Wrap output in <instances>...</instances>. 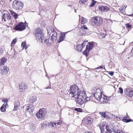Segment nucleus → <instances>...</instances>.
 <instances>
[{"mask_svg":"<svg viewBox=\"0 0 133 133\" xmlns=\"http://www.w3.org/2000/svg\"><path fill=\"white\" fill-rule=\"evenodd\" d=\"M48 126L53 129H55L57 127V125H56V123H55V121L53 122H50L49 123Z\"/></svg>","mask_w":133,"mask_h":133,"instance_id":"obj_20","label":"nucleus"},{"mask_svg":"<svg viewBox=\"0 0 133 133\" xmlns=\"http://www.w3.org/2000/svg\"><path fill=\"white\" fill-rule=\"evenodd\" d=\"M6 58L5 57H2L0 59V66L4 65L5 62Z\"/></svg>","mask_w":133,"mask_h":133,"instance_id":"obj_26","label":"nucleus"},{"mask_svg":"<svg viewBox=\"0 0 133 133\" xmlns=\"http://www.w3.org/2000/svg\"><path fill=\"white\" fill-rule=\"evenodd\" d=\"M114 72H110L109 74L111 76H113L114 75Z\"/></svg>","mask_w":133,"mask_h":133,"instance_id":"obj_47","label":"nucleus"},{"mask_svg":"<svg viewBox=\"0 0 133 133\" xmlns=\"http://www.w3.org/2000/svg\"><path fill=\"white\" fill-rule=\"evenodd\" d=\"M94 4H95V3H92V5H90V6H94Z\"/></svg>","mask_w":133,"mask_h":133,"instance_id":"obj_49","label":"nucleus"},{"mask_svg":"<svg viewBox=\"0 0 133 133\" xmlns=\"http://www.w3.org/2000/svg\"><path fill=\"white\" fill-rule=\"evenodd\" d=\"M74 110L78 112H82V109L80 108H76L74 109Z\"/></svg>","mask_w":133,"mask_h":133,"instance_id":"obj_38","label":"nucleus"},{"mask_svg":"<svg viewBox=\"0 0 133 133\" xmlns=\"http://www.w3.org/2000/svg\"><path fill=\"white\" fill-rule=\"evenodd\" d=\"M23 108L26 113H29L31 115L34 110V107L32 104H27L23 107Z\"/></svg>","mask_w":133,"mask_h":133,"instance_id":"obj_7","label":"nucleus"},{"mask_svg":"<svg viewBox=\"0 0 133 133\" xmlns=\"http://www.w3.org/2000/svg\"><path fill=\"white\" fill-rule=\"evenodd\" d=\"M54 41H55L51 39L50 37H48L44 40V44L47 45L49 46L53 43Z\"/></svg>","mask_w":133,"mask_h":133,"instance_id":"obj_13","label":"nucleus"},{"mask_svg":"<svg viewBox=\"0 0 133 133\" xmlns=\"http://www.w3.org/2000/svg\"><path fill=\"white\" fill-rule=\"evenodd\" d=\"M37 100V97L35 96H34L30 97L29 101L30 103H33L36 102Z\"/></svg>","mask_w":133,"mask_h":133,"instance_id":"obj_21","label":"nucleus"},{"mask_svg":"<svg viewBox=\"0 0 133 133\" xmlns=\"http://www.w3.org/2000/svg\"><path fill=\"white\" fill-rule=\"evenodd\" d=\"M56 123V124L57 125V127L59 125H61L62 123V122L61 120H59L58 121H55Z\"/></svg>","mask_w":133,"mask_h":133,"instance_id":"obj_34","label":"nucleus"},{"mask_svg":"<svg viewBox=\"0 0 133 133\" xmlns=\"http://www.w3.org/2000/svg\"><path fill=\"white\" fill-rule=\"evenodd\" d=\"M83 29L85 30H87L88 29V28L85 25H83L81 26V28L80 32L82 34H84L85 33V32L83 30Z\"/></svg>","mask_w":133,"mask_h":133,"instance_id":"obj_22","label":"nucleus"},{"mask_svg":"<svg viewBox=\"0 0 133 133\" xmlns=\"http://www.w3.org/2000/svg\"><path fill=\"white\" fill-rule=\"evenodd\" d=\"M94 47V44L91 42H89V46H88V50H91Z\"/></svg>","mask_w":133,"mask_h":133,"instance_id":"obj_30","label":"nucleus"},{"mask_svg":"<svg viewBox=\"0 0 133 133\" xmlns=\"http://www.w3.org/2000/svg\"><path fill=\"white\" fill-rule=\"evenodd\" d=\"M79 20L80 19V15H79Z\"/></svg>","mask_w":133,"mask_h":133,"instance_id":"obj_55","label":"nucleus"},{"mask_svg":"<svg viewBox=\"0 0 133 133\" xmlns=\"http://www.w3.org/2000/svg\"><path fill=\"white\" fill-rule=\"evenodd\" d=\"M6 107L4 104L1 108V110L2 112H4L6 110L5 108Z\"/></svg>","mask_w":133,"mask_h":133,"instance_id":"obj_31","label":"nucleus"},{"mask_svg":"<svg viewBox=\"0 0 133 133\" xmlns=\"http://www.w3.org/2000/svg\"><path fill=\"white\" fill-rule=\"evenodd\" d=\"M26 42L25 41L22 42L21 45L23 49H24L25 48V46H26Z\"/></svg>","mask_w":133,"mask_h":133,"instance_id":"obj_39","label":"nucleus"},{"mask_svg":"<svg viewBox=\"0 0 133 133\" xmlns=\"http://www.w3.org/2000/svg\"><path fill=\"white\" fill-rule=\"evenodd\" d=\"M124 6L125 7V9L126 8V6Z\"/></svg>","mask_w":133,"mask_h":133,"instance_id":"obj_57","label":"nucleus"},{"mask_svg":"<svg viewBox=\"0 0 133 133\" xmlns=\"http://www.w3.org/2000/svg\"><path fill=\"white\" fill-rule=\"evenodd\" d=\"M11 0H10V1H11Z\"/></svg>","mask_w":133,"mask_h":133,"instance_id":"obj_63","label":"nucleus"},{"mask_svg":"<svg viewBox=\"0 0 133 133\" xmlns=\"http://www.w3.org/2000/svg\"><path fill=\"white\" fill-rule=\"evenodd\" d=\"M116 133L115 131H114V132H112L111 131V132H110V133Z\"/></svg>","mask_w":133,"mask_h":133,"instance_id":"obj_51","label":"nucleus"},{"mask_svg":"<svg viewBox=\"0 0 133 133\" xmlns=\"http://www.w3.org/2000/svg\"><path fill=\"white\" fill-rule=\"evenodd\" d=\"M92 121V120L91 117H88L85 120V123L88 124L91 123Z\"/></svg>","mask_w":133,"mask_h":133,"instance_id":"obj_27","label":"nucleus"},{"mask_svg":"<svg viewBox=\"0 0 133 133\" xmlns=\"http://www.w3.org/2000/svg\"><path fill=\"white\" fill-rule=\"evenodd\" d=\"M26 25H28V23L26 22L25 24L22 22L20 23L15 26V29L16 30L22 31L25 29Z\"/></svg>","mask_w":133,"mask_h":133,"instance_id":"obj_9","label":"nucleus"},{"mask_svg":"<svg viewBox=\"0 0 133 133\" xmlns=\"http://www.w3.org/2000/svg\"><path fill=\"white\" fill-rule=\"evenodd\" d=\"M9 11L11 15L15 19L18 18V14L16 13L15 12L12 10H9Z\"/></svg>","mask_w":133,"mask_h":133,"instance_id":"obj_24","label":"nucleus"},{"mask_svg":"<svg viewBox=\"0 0 133 133\" xmlns=\"http://www.w3.org/2000/svg\"><path fill=\"white\" fill-rule=\"evenodd\" d=\"M11 17L9 12H7L3 14L2 16V20L4 22L9 21L11 19Z\"/></svg>","mask_w":133,"mask_h":133,"instance_id":"obj_14","label":"nucleus"},{"mask_svg":"<svg viewBox=\"0 0 133 133\" xmlns=\"http://www.w3.org/2000/svg\"><path fill=\"white\" fill-rule=\"evenodd\" d=\"M48 34H49L50 32V38L51 39L55 41L57 39V35L56 32L55 31L54 29L51 27L49 29H47Z\"/></svg>","mask_w":133,"mask_h":133,"instance_id":"obj_8","label":"nucleus"},{"mask_svg":"<svg viewBox=\"0 0 133 133\" xmlns=\"http://www.w3.org/2000/svg\"><path fill=\"white\" fill-rule=\"evenodd\" d=\"M68 6H70V7H72V5H68Z\"/></svg>","mask_w":133,"mask_h":133,"instance_id":"obj_53","label":"nucleus"},{"mask_svg":"<svg viewBox=\"0 0 133 133\" xmlns=\"http://www.w3.org/2000/svg\"><path fill=\"white\" fill-rule=\"evenodd\" d=\"M84 133H92L90 132L89 131H87V132H86Z\"/></svg>","mask_w":133,"mask_h":133,"instance_id":"obj_50","label":"nucleus"},{"mask_svg":"<svg viewBox=\"0 0 133 133\" xmlns=\"http://www.w3.org/2000/svg\"><path fill=\"white\" fill-rule=\"evenodd\" d=\"M88 0H80L79 1V3L82 4H84Z\"/></svg>","mask_w":133,"mask_h":133,"instance_id":"obj_37","label":"nucleus"},{"mask_svg":"<svg viewBox=\"0 0 133 133\" xmlns=\"http://www.w3.org/2000/svg\"><path fill=\"white\" fill-rule=\"evenodd\" d=\"M28 46H26H26H25V49H26L28 48Z\"/></svg>","mask_w":133,"mask_h":133,"instance_id":"obj_52","label":"nucleus"},{"mask_svg":"<svg viewBox=\"0 0 133 133\" xmlns=\"http://www.w3.org/2000/svg\"><path fill=\"white\" fill-rule=\"evenodd\" d=\"M92 94H93V95L98 94V93L101 92V90L98 87H94L93 88L92 90H91Z\"/></svg>","mask_w":133,"mask_h":133,"instance_id":"obj_18","label":"nucleus"},{"mask_svg":"<svg viewBox=\"0 0 133 133\" xmlns=\"http://www.w3.org/2000/svg\"><path fill=\"white\" fill-rule=\"evenodd\" d=\"M27 89V86L24 83H22L20 85L19 90L20 92H23Z\"/></svg>","mask_w":133,"mask_h":133,"instance_id":"obj_17","label":"nucleus"},{"mask_svg":"<svg viewBox=\"0 0 133 133\" xmlns=\"http://www.w3.org/2000/svg\"><path fill=\"white\" fill-rule=\"evenodd\" d=\"M124 133L122 131H120L119 130H118L116 131V133Z\"/></svg>","mask_w":133,"mask_h":133,"instance_id":"obj_45","label":"nucleus"},{"mask_svg":"<svg viewBox=\"0 0 133 133\" xmlns=\"http://www.w3.org/2000/svg\"><path fill=\"white\" fill-rule=\"evenodd\" d=\"M99 127L101 130L102 133H110L111 132V130L109 129V127L107 125L105 126L104 125H102V126L101 125H99Z\"/></svg>","mask_w":133,"mask_h":133,"instance_id":"obj_11","label":"nucleus"},{"mask_svg":"<svg viewBox=\"0 0 133 133\" xmlns=\"http://www.w3.org/2000/svg\"><path fill=\"white\" fill-rule=\"evenodd\" d=\"M30 127L31 129H33L34 128V125L33 123L31 124L30 125Z\"/></svg>","mask_w":133,"mask_h":133,"instance_id":"obj_44","label":"nucleus"},{"mask_svg":"<svg viewBox=\"0 0 133 133\" xmlns=\"http://www.w3.org/2000/svg\"><path fill=\"white\" fill-rule=\"evenodd\" d=\"M125 26L128 29H130L131 27V25L129 23L126 24Z\"/></svg>","mask_w":133,"mask_h":133,"instance_id":"obj_40","label":"nucleus"},{"mask_svg":"<svg viewBox=\"0 0 133 133\" xmlns=\"http://www.w3.org/2000/svg\"><path fill=\"white\" fill-rule=\"evenodd\" d=\"M36 87H37V88H38V87H37V86H36Z\"/></svg>","mask_w":133,"mask_h":133,"instance_id":"obj_62","label":"nucleus"},{"mask_svg":"<svg viewBox=\"0 0 133 133\" xmlns=\"http://www.w3.org/2000/svg\"><path fill=\"white\" fill-rule=\"evenodd\" d=\"M48 78H49V77H48Z\"/></svg>","mask_w":133,"mask_h":133,"instance_id":"obj_61","label":"nucleus"},{"mask_svg":"<svg viewBox=\"0 0 133 133\" xmlns=\"http://www.w3.org/2000/svg\"><path fill=\"white\" fill-rule=\"evenodd\" d=\"M46 113V111L44 109H40L38 112L36 114V115L39 120H42L43 118Z\"/></svg>","mask_w":133,"mask_h":133,"instance_id":"obj_6","label":"nucleus"},{"mask_svg":"<svg viewBox=\"0 0 133 133\" xmlns=\"http://www.w3.org/2000/svg\"><path fill=\"white\" fill-rule=\"evenodd\" d=\"M105 35H105L103 33H101L100 34V35H99V37L101 39H102L104 38Z\"/></svg>","mask_w":133,"mask_h":133,"instance_id":"obj_35","label":"nucleus"},{"mask_svg":"<svg viewBox=\"0 0 133 133\" xmlns=\"http://www.w3.org/2000/svg\"><path fill=\"white\" fill-rule=\"evenodd\" d=\"M65 33H67V32H65Z\"/></svg>","mask_w":133,"mask_h":133,"instance_id":"obj_60","label":"nucleus"},{"mask_svg":"<svg viewBox=\"0 0 133 133\" xmlns=\"http://www.w3.org/2000/svg\"><path fill=\"white\" fill-rule=\"evenodd\" d=\"M127 117H123V121L125 122H128L131 121V119H127Z\"/></svg>","mask_w":133,"mask_h":133,"instance_id":"obj_33","label":"nucleus"},{"mask_svg":"<svg viewBox=\"0 0 133 133\" xmlns=\"http://www.w3.org/2000/svg\"><path fill=\"white\" fill-rule=\"evenodd\" d=\"M99 10L102 12H106L109 10L110 8L107 6L99 5L98 6Z\"/></svg>","mask_w":133,"mask_h":133,"instance_id":"obj_16","label":"nucleus"},{"mask_svg":"<svg viewBox=\"0 0 133 133\" xmlns=\"http://www.w3.org/2000/svg\"><path fill=\"white\" fill-rule=\"evenodd\" d=\"M97 94H96L94 95V97L97 100H99L101 102L103 103H108L109 100L106 96H104L103 95L102 96L101 92Z\"/></svg>","mask_w":133,"mask_h":133,"instance_id":"obj_3","label":"nucleus"},{"mask_svg":"<svg viewBox=\"0 0 133 133\" xmlns=\"http://www.w3.org/2000/svg\"><path fill=\"white\" fill-rule=\"evenodd\" d=\"M9 68L6 66H2L0 68V74L3 75L6 74L9 71Z\"/></svg>","mask_w":133,"mask_h":133,"instance_id":"obj_12","label":"nucleus"},{"mask_svg":"<svg viewBox=\"0 0 133 133\" xmlns=\"http://www.w3.org/2000/svg\"><path fill=\"white\" fill-rule=\"evenodd\" d=\"M99 114H100L101 116L103 118H110V117L107 115L105 114V113L104 112H99Z\"/></svg>","mask_w":133,"mask_h":133,"instance_id":"obj_25","label":"nucleus"},{"mask_svg":"<svg viewBox=\"0 0 133 133\" xmlns=\"http://www.w3.org/2000/svg\"><path fill=\"white\" fill-rule=\"evenodd\" d=\"M65 35V33H62L59 36V39L58 42L59 43H60L64 40Z\"/></svg>","mask_w":133,"mask_h":133,"instance_id":"obj_23","label":"nucleus"},{"mask_svg":"<svg viewBox=\"0 0 133 133\" xmlns=\"http://www.w3.org/2000/svg\"><path fill=\"white\" fill-rule=\"evenodd\" d=\"M2 101L3 102H4V104L5 105L6 107H7V106H8L7 104V102L8 101V100L7 98H3L2 99Z\"/></svg>","mask_w":133,"mask_h":133,"instance_id":"obj_32","label":"nucleus"},{"mask_svg":"<svg viewBox=\"0 0 133 133\" xmlns=\"http://www.w3.org/2000/svg\"><path fill=\"white\" fill-rule=\"evenodd\" d=\"M35 36L37 39L39 40L41 42H43L44 35L41 28H39L36 29Z\"/></svg>","mask_w":133,"mask_h":133,"instance_id":"obj_5","label":"nucleus"},{"mask_svg":"<svg viewBox=\"0 0 133 133\" xmlns=\"http://www.w3.org/2000/svg\"><path fill=\"white\" fill-rule=\"evenodd\" d=\"M75 12H76V10L75 9Z\"/></svg>","mask_w":133,"mask_h":133,"instance_id":"obj_56","label":"nucleus"},{"mask_svg":"<svg viewBox=\"0 0 133 133\" xmlns=\"http://www.w3.org/2000/svg\"><path fill=\"white\" fill-rule=\"evenodd\" d=\"M3 52V51L1 48H0V56L2 55Z\"/></svg>","mask_w":133,"mask_h":133,"instance_id":"obj_46","label":"nucleus"},{"mask_svg":"<svg viewBox=\"0 0 133 133\" xmlns=\"http://www.w3.org/2000/svg\"><path fill=\"white\" fill-rule=\"evenodd\" d=\"M89 51L90 50H88V46L87 45L86 48V50L83 52V54L86 56H87L89 55Z\"/></svg>","mask_w":133,"mask_h":133,"instance_id":"obj_28","label":"nucleus"},{"mask_svg":"<svg viewBox=\"0 0 133 133\" xmlns=\"http://www.w3.org/2000/svg\"><path fill=\"white\" fill-rule=\"evenodd\" d=\"M104 69L105 70H106L105 69V67L104 66H99V67H98L96 68V69Z\"/></svg>","mask_w":133,"mask_h":133,"instance_id":"obj_42","label":"nucleus"},{"mask_svg":"<svg viewBox=\"0 0 133 133\" xmlns=\"http://www.w3.org/2000/svg\"><path fill=\"white\" fill-rule=\"evenodd\" d=\"M124 92L125 94L130 97L133 96V88L128 87L124 89Z\"/></svg>","mask_w":133,"mask_h":133,"instance_id":"obj_10","label":"nucleus"},{"mask_svg":"<svg viewBox=\"0 0 133 133\" xmlns=\"http://www.w3.org/2000/svg\"><path fill=\"white\" fill-rule=\"evenodd\" d=\"M14 110L16 111L18 110V107H19L20 105L19 102L18 101H16L14 103Z\"/></svg>","mask_w":133,"mask_h":133,"instance_id":"obj_19","label":"nucleus"},{"mask_svg":"<svg viewBox=\"0 0 133 133\" xmlns=\"http://www.w3.org/2000/svg\"><path fill=\"white\" fill-rule=\"evenodd\" d=\"M47 75H48L47 74H46V75L45 76H47Z\"/></svg>","mask_w":133,"mask_h":133,"instance_id":"obj_58","label":"nucleus"},{"mask_svg":"<svg viewBox=\"0 0 133 133\" xmlns=\"http://www.w3.org/2000/svg\"><path fill=\"white\" fill-rule=\"evenodd\" d=\"M23 6V3L17 0L14 1L12 4V8L16 10H21Z\"/></svg>","mask_w":133,"mask_h":133,"instance_id":"obj_4","label":"nucleus"},{"mask_svg":"<svg viewBox=\"0 0 133 133\" xmlns=\"http://www.w3.org/2000/svg\"><path fill=\"white\" fill-rule=\"evenodd\" d=\"M87 41H84L81 44H79L77 45L76 46L77 50V51L79 52H81L82 50V49L84 47Z\"/></svg>","mask_w":133,"mask_h":133,"instance_id":"obj_15","label":"nucleus"},{"mask_svg":"<svg viewBox=\"0 0 133 133\" xmlns=\"http://www.w3.org/2000/svg\"><path fill=\"white\" fill-rule=\"evenodd\" d=\"M63 97L66 100L70 98H74L77 103L79 105H82L90 99V97L87 96L85 92L81 91L76 85L71 86L66 94H64Z\"/></svg>","mask_w":133,"mask_h":133,"instance_id":"obj_1","label":"nucleus"},{"mask_svg":"<svg viewBox=\"0 0 133 133\" xmlns=\"http://www.w3.org/2000/svg\"><path fill=\"white\" fill-rule=\"evenodd\" d=\"M17 38H16L13 39L11 43V45H12L13 44H15L17 41Z\"/></svg>","mask_w":133,"mask_h":133,"instance_id":"obj_36","label":"nucleus"},{"mask_svg":"<svg viewBox=\"0 0 133 133\" xmlns=\"http://www.w3.org/2000/svg\"><path fill=\"white\" fill-rule=\"evenodd\" d=\"M123 117H119V119L121 120H122L123 121Z\"/></svg>","mask_w":133,"mask_h":133,"instance_id":"obj_48","label":"nucleus"},{"mask_svg":"<svg viewBox=\"0 0 133 133\" xmlns=\"http://www.w3.org/2000/svg\"><path fill=\"white\" fill-rule=\"evenodd\" d=\"M87 19L86 18H84L83 17H82L81 22V24H85L87 23Z\"/></svg>","mask_w":133,"mask_h":133,"instance_id":"obj_29","label":"nucleus"},{"mask_svg":"<svg viewBox=\"0 0 133 133\" xmlns=\"http://www.w3.org/2000/svg\"><path fill=\"white\" fill-rule=\"evenodd\" d=\"M131 52L132 53H133V48L132 49V50L131 51Z\"/></svg>","mask_w":133,"mask_h":133,"instance_id":"obj_54","label":"nucleus"},{"mask_svg":"<svg viewBox=\"0 0 133 133\" xmlns=\"http://www.w3.org/2000/svg\"><path fill=\"white\" fill-rule=\"evenodd\" d=\"M118 92H119L121 94H122L123 92V90L122 88L121 87L119 88Z\"/></svg>","mask_w":133,"mask_h":133,"instance_id":"obj_41","label":"nucleus"},{"mask_svg":"<svg viewBox=\"0 0 133 133\" xmlns=\"http://www.w3.org/2000/svg\"><path fill=\"white\" fill-rule=\"evenodd\" d=\"M46 88V89H48V88Z\"/></svg>","mask_w":133,"mask_h":133,"instance_id":"obj_59","label":"nucleus"},{"mask_svg":"<svg viewBox=\"0 0 133 133\" xmlns=\"http://www.w3.org/2000/svg\"><path fill=\"white\" fill-rule=\"evenodd\" d=\"M103 19L99 17L95 16L91 19V23L92 25L96 26H100L102 23Z\"/></svg>","mask_w":133,"mask_h":133,"instance_id":"obj_2","label":"nucleus"},{"mask_svg":"<svg viewBox=\"0 0 133 133\" xmlns=\"http://www.w3.org/2000/svg\"><path fill=\"white\" fill-rule=\"evenodd\" d=\"M119 11L122 12H123L125 10V9H124L123 7H121L119 9Z\"/></svg>","mask_w":133,"mask_h":133,"instance_id":"obj_43","label":"nucleus"}]
</instances>
